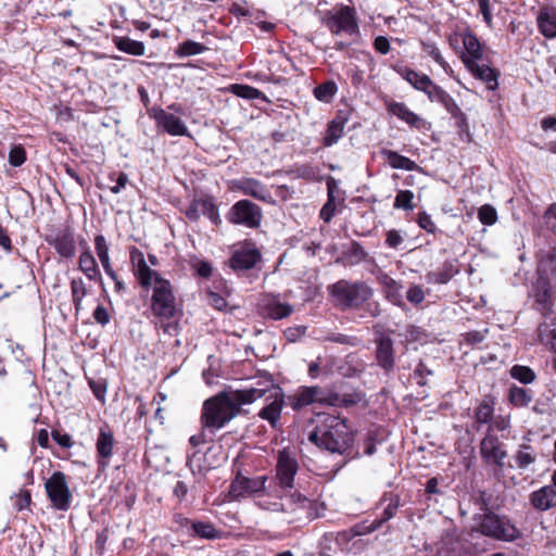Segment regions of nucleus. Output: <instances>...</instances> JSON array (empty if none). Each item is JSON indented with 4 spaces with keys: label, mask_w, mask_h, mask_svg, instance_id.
<instances>
[{
    "label": "nucleus",
    "mask_w": 556,
    "mask_h": 556,
    "mask_svg": "<svg viewBox=\"0 0 556 556\" xmlns=\"http://www.w3.org/2000/svg\"><path fill=\"white\" fill-rule=\"evenodd\" d=\"M130 270L144 290H152L150 312L152 323L164 334L172 336L174 329V287L157 270L152 269L146 261L143 252L137 247L129 248Z\"/></svg>",
    "instance_id": "f257e3e1"
},
{
    "label": "nucleus",
    "mask_w": 556,
    "mask_h": 556,
    "mask_svg": "<svg viewBox=\"0 0 556 556\" xmlns=\"http://www.w3.org/2000/svg\"><path fill=\"white\" fill-rule=\"evenodd\" d=\"M261 393L255 390L220 392L203 404L202 422L206 428L219 429L241 412V406L251 404Z\"/></svg>",
    "instance_id": "f03ea898"
},
{
    "label": "nucleus",
    "mask_w": 556,
    "mask_h": 556,
    "mask_svg": "<svg viewBox=\"0 0 556 556\" xmlns=\"http://www.w3.org/2000/svg\"><path fill=\"white\" fill-rule=\"evenodd\" d=\"M308 440L331 453L343 454L353 442V433L346 421L338 416L318 415L315 429L309 432Z\"/></svg>",
    "instance_id": "7ed1b4c3"
},
{
    "label": "nucleus",
    "mask_w": 556,
    "mask_h": 556,
    "mask_svg": "<svg viewBox=\"0 0 556 556\" xmlns=\"http://www.w3.org/2000/svg\"><path fill=\"white\" fill-rule=\"evenodd\" d=\"M334 305L342 311L359 308L372 296V289L365 281L341 279L328 288Z\"/></svg>",
    "instance_id": "20e7f679"
},
{
    "label": "nucleus",
    "mask_w": 556,
    "mask_h": 556,
    "mask_svg": "<svg viewBox=\"0 0 556 556\" xmlns=\"http://www.w3.org/2000/svg\"><path fill=\"white\" fill-rule=\"evenodd\" d=\"M249 390H255L261 393L255 396V401L265 397L267 404L260 410L258 416L269 421L273 427H276L283 406L282 390L277 387L273 380H267L266 388H250Z\"/></svg>",
    "instance_id": "39448f33"
},
{
    "label": "nucleus",
    "mask_w": 556,
    "mask_h": 556,
    "mask_svg": "<svg viewBox=\"0 0 556 556\" xmlns=\"http://www.w3.org/2000/svg\"><path fill=\"white\" fill-rule=\"evenodd\" d=\"M45 489L53 508L63 511L70 509L73 495L64 472L54 471L46 481Z\"/></svg>",
    "instance_id": "423d86ee"
},
{
    "label": "nucleus",
    "mask_w": 556,
    "mask_h": 556,
    "mask_svg": "<svg viewBox=\"0 0 556 556\" xmlns=\"http://www.w3.org/2000/svg\"><path fill=\"white\" fill-rule=\"evenodd\" d=\"M321 21L333 35L352 36L358 33L355 11L348 5L341 7L337 12H327Z\"/></svg>",
    "instance_id": "0eeeda50"
},
{
    "label": "nucleus",
    "mask_w": 556,
    "mask_h": 556,
    "mask_svg": "<svg viewBox=\"0 0 556 556\" xmlns=\"http://www.w3.org/2000/svg\"><path fill=\"white\" fill-rule=\"evenodd\" d=\"M263 218L262 210L249 200L236 202L227 214V219L233 225H243L248 228H257Z\"/></svg>",
    "instance_id": "6e6552de"
},
{
    "label": "nucleus",
    "mask_w": 556,
    "mask_h": 556,
    "mask_svg": "<svg viewBox=\"0 0 556 556\" xmlns=\"http://www.w3.org/2000/svg\"><path fill=\"white\" fill-rule=\"evenodd\" d=\"M479 530L484 535L503 541H513L519 533L515 526L492 513L483 516Z\"/></svg>",
    "instance_id": "1a4fd4ad"
},
{
    "label": "nucleus",
    "mask_w": 556,
    "mask_h": 556,
    "mask_svg": "<svg viewBox=\"0 0 556 556\" xmlns=\"http://www.w3.org/2000/svg\"><path fill=\"white\" fill-rule=\"evenodd\" d=\"M480 455L486 464H493L502 468L507 452L498 437L492 432V427L488 428L485 437L480 442Z\"/></svg>",
    "instance_id": "9d476101"
},
{
    "label": "nucleus",
    "mask_w": 556,
    "mask_h": 556,
    "mask_svg": "<svg viewBox=\"0 0 556 556\" xmlns=\"http://www.w3.org/2000/svg\"><path fill=\"white\" fill-rule=\"evenodd\" d=\"M115 438L108 424L100 427L96 441L97 465L99 471H105L110 466L115 446Z\"/></svg>",
    "instance_id": "9b49d317"
},
{
    "label": "nucleus",
    "mask_w": 556,
    "mask_h": 556,
    "mask_svg": "<svg viewBox=\"0 0 556 556\" xmlns=\"http://www.w3.org/2000/svg\"><path fill=\"white\" fill-rule=\"evenodd\" d=\"M46 241L62 258L71 260L76 254L75 233L68 226L56 230L51 236H47Z\"/></svg>",
    "instance_id": "f8f14e48"
},
{
    "label": "nucleus",
    "mask_w": 556,
    "mask_h": 556,
    "mask_svg": "<svg viewBox=\"0 0 556 556\" xmlns=\"http://www.w3.org/2000/svg\"><path fill=\"white\" fill-rule=\"evenodd\" d=\"M538 302L542 306L541 309L544 311V320L539 327L540 340L556 352V316L551 311L546 294H543V299H540Z\"/></svg>",
    "instance_id": "ddd939ff"
},
{
    "label": "nucleus",
    "mask_w": 556,
    "mask_h": 556,
    "mask_svg": "<svg viewBox=\"0 0 556 556\" xmlns=\"http://www.w3.org/2000/svg\"><path fill=\"white\" fill-rule=\"evenodd\" d=\"M266 481V476H260L250 479L241 475H238L230 484L229 495L232 498L238 500L240 497L260 493L265 490Z\"/></svg>",
    "instance_id": "4468645a"
},
{
    "label": "nucleus",
    "mask_w": 556,
    "mask_h": 556,
    "mask_svg": "<svg viewBox=\"0 0 556 556\" xmlns=\"http://www.w3.org/2000/svg\"><path fill=\"white\" fill-rule=\"evenodd\" d=\"M276 471L279 484L283 488H291L298 471V463L288 452L282 451L278 455Z\"/></svg>",
    "instance_id": "2eb2a0df"
},
{
    "label": "nucleus",
    "mask_w": 556,
    "mask_h": 556,
    "mask_svg": "<svg viewBox=\"0 0 556 556\" xmlns=\"http://www.w3.org/2000/svg\"><path fill=\"white\" fill-rule=\"evenodd\" d=\"M176 523H178V528L176 530L198 535L202 539L214 540L222 536V532L211 522H191L186 518H180L179 520H176Z\"/></svg>",
    "instance_id": "dca6fc26"
},
{
    "label": "nucleus",
    "mask_w": 556,
    "mask_h": 556,
    "mask_svg": "<svg viewBox=\"0 0 556 556\" xmlns=\"http://www.w3.org/2000/svg\"><path fill=\"white\" fill-rule=\"evenodd\" d=\"M261 260V253L257 249H240L233 252L229 260V266L235 270H249Z\"/></svg>",
    "instance_id": "f3484780"
},
{
    "label": "nucleus",
    "mask_w": 556,
    "mask_h": 556,
    "mask_svg": "<svg viewBox=\"0 0 556 556\" xmlns=\"http://www.w3.org/2000/svg\"><path fill=\"white\" fill-rule=\"evenodd\" d=\"M376 359L378 365L386 371H389L394 366V351L393 341L388 336H381L377 340Z\"/></svg>",
    "instance_id": "a211bd4d"
},
{
    "label": "nucleus",
    "mask_w": 556,
    "mask_h": 556,
    "mask_svg": "<svg viewBox=\"0 0 556 556\" xmlns=\"http://www.w3.org/2000/svg\"><path fill=\"white\" fill-rule=\"evenodd\" d=\"M466 68L475 78L485 83L490 90H495L497 88L498 72L496 70L488 65H479L478 62H473L472 60L467 62Z\"/></svg>",
    "instance_id": "6ab92c4d"
},
{
    "label": "nucleus",
    "mask_w": 556,
    "mask_h": 556,
    "mask_svg": "<svg viewBox=\"0 0 556 556\" xmlns=\"http://www.w3.org/2000/svg\"><path fill=\"white\" fill-rule=\"evenodd\" d=\"M78 268L89 280L101 279L98 263L87 242H85L84 251H81L78 257Z\"/></svg>",
    "instance_id": "aec40b11"
},
{
    "label": "nucleus",
    "mask_w": 556,
    "mask_h": 556,
    "mask_svg": "<svg viewBox=\"0 0 556 556\" xmlns=\"http://www.w3.org/2000/svg\"><path fill=\"white\" fill-rule=\"evenodd\" d=\"M540 33L547 39L556 38V10L542 8L536 16Z\"/></svg>",
    "instance_id": "412c9836"
},
{
    "label": "nucleus",
    "mask_w": 556,
    "mask_h": 556,
    "mask_svg": "<svg viewBox=\"0 0 556 556\" xmlns=\"http://www.w3.org/2000/svg\"><path fill=\"white\" fill-rule=\"evenodd\" d=\"M463 45L465 52L462 54V61L465 66H467V62L470 60L478 62L482 59L483 52L481 43L479 42L477 36L471 31H466L463 34Z\"/></svg>",
    "instance_id": "4be33fe9"
},
{
    "label": "nucleus",
    "mask_w": 556,
    "mask_h": 556,
    "mask_svg": "<svg viewBox=\"0 0 556 556\" xmlns=\"http://www.w3.org/2000/svg\"><path fill=\"white\" fill-rule=\"evenodd\" d=\"M238 190L245 195H250L261 201H268L270 194L262 182L253 178H243L236 184Z\"/></svg>",
    "instance_id": "5701e85b"
},
{
    "label": "nucleus",
    "mask_w": 556,
    "mask_h": 556,
    "mask_svg": "<svg viewBox=\"0 0 556 556\" xmlns=\"http://www.w3.org/2000/svg\"><path fill=\"white\" fill-rule=\"evenodd\" d=\"M293 307L290 304L281 303L276 296L267 298L264 303V315L275 320L290 316Z\"/></svg>",
    "instance_id": "b1692460"
},
{
    "label": "nucleus",
    "mask_w": 556,
    "mask_h": 556,
    "mask_svg": "<svg viewBox=\"0 0 556 556\" xmlns=\"http://www.w3.org/2000/svg\"><path fill=\"white\" fill-rule=\"evenodd\" d=\"M532 505L540 510H546L556 505V490L554 486H543L531 494Z\"/></svg>",
    "instance_id": "393cba45"
},
{
    "label": "nucleus",
    "mask_w": 556,
    "mask_h": 556,
    "mask_svg": "<svg viewBox=\"0 0 556 556\" xmlns=\"http://www.w3.org/2000/svg\"><path fill=\"white\" fill-rule=\"evenodd\" d=\"M311 508V502L301 494L292 495L286 503V511L290 515L289 522L301 519Z\"/></svg>",
    "instance_id": "a878e982"
},
{
    "label": "nucleus",
    "mask_w": 556,
    "mask_h": 556,
    "mask_svg": "<svg viewBox=\"0 0 556 556\" xmlns=\"http://www.w3.org/2000/svg\"><path fill=\"white\" fill-rule=\"evenodd\" d=\"M424 92L429 97L431 101L440 102L450 112L454 113L458 110V106L454 99L441 87L435 85L432 80Z\"/></svg>",
    "instance_id": "bb28decb"
},
{
    "label": "nucleus",
    "mask_w": 556,
    "mask_h": 556,
    "mask_svg": "<svg viewBox=\"0 0 556 556\" xmlns=\"http://www.w3.org/2000/svg\"><path fill=\"white\" fill-rule=\"evenodd\" d=\"M115 47L127 54L141 56L144 54L146 47L142 41L134 40L126 36H114L112 39Z\"/></svg>",
    "instance_id": "cd10ccee"
},
{
    "label": "nucleus",
    "mask_w": 556,
    "mask_h": 556,
    "mask_svg": "<svg viewBox=\"0 0 556 556\" xmlns=\"http://www.w3.org/2000/svg\"><path fill=\"white\" fill-rule=\"evenodd\" d=\"M70 289L75 313L78 315L83 309V300L85 296H87L89 289L81 277L72 278L70 280Z\"/></svg>",
    "instance_id": "c85d7f7f"
},
{
    "label": "nucleus",
    "mask_w": 556,
    "mask_h": 556,
    "mask_svg": "<svg viewBox=\"0 0 556 556\" xmlns=\"http://www.w3.org/2000/svg\"><path fill=\"white\" fill-rule=\"evenodd\" d=\"M94 249L96 253L101 262V265L109 277H113L114 269L111 265V258L109 254V244L103 235H97L94 237Z\"/></svg>",
    "instance_id": "c756f323"
},
{
    "label": "nucleus",
    "mask_w": 556,
    "mask_h": 556,
    "mask_svg": "<svg viewBox=\"0 0 556 556\" xmlns=\"http://www.w3.org/2000/svg\"><path fill=\"white\" fill-rule=\"evenodd\" d=\"M381 154L387 159L388 163L392 168L405 169V170H417L418 164L410 159L399 154L395 151L383 149Z\"/></svg>",
    "instance_id": "7c9ffc66"
},
{
    "label": "nucleus",
    "mask_w": 556,
    "mask_h": 556,
    "mask_svg": "<svg viewBox=\"0 0 556 556\" xmlns=\"http://www.w3.org/2000/svg\"><path fill=\"white\" fill-rule=\"evenodd\" d=\"M345 118L337 116L332 119L326 130L324 137V146L330 147L336 143L344 132Z\"/></svg>",
    "instance_id": "2f4dec72"
},
{
    "label": "nucleus",
    "mask_w": 556,
    "mask_h": 556,
    "mask_svg": "<svg viewBox=\"0 0 556 556\" xmlns=\"http://www.w3.org/2000/svg\"><path fill=\"white\" fill-rule=\"evenodd\" d=\"M386 295L394 305L401 306L403 304L402 299V286L388 275L381 278Z\"/></svg>",
    "instance_id": "473e14b6"
},
{
    "label": "nucleus",
    "mask_w": 556,
    "mask_h": 556,
    "mask_svg": "<svg viewBox=\"0 0 556 556\" xmlns=\"http://www.w3.org/2000/svg\"><path fill=\"white\" fill-rule=\"evenodd\" d=\"M116 492L121 497L117 504H122L126 509L130 510L137 498L135 484L131 482L119 484Z\"/></svg>",
    "instance_id": "72a5a7b5"
},
{
    "label": "nucleus",
    "mask_w": 556,
    "mask_h": 556,
    "mask_svg": "<svg viewBox=\"0 0 556 556\" xmlns=\"http://www.w3.org/2000/svg\"><path fill=\"white\" fill-rule=\"evenodd\" d=\"M152 117L160 129L174 136V114L167 113L161 108H153Z\"/></svg>",
    "instance_id": "f704fd0d"
},
{
    "label": "nucleus",
    "mask_w": 556,
    "mask_h": 556,
    "mask_svg": "<svg viewBox=\"0 0 556 556\" xmlns=\"http://www.w3.org/2000/svg\"><path fill=\"white\" fill-rule=\"evenodd\" d=\"M494 414V403L490 397L483 401L475 409V421L477 425L488 424L492 420Z\"/></svg>",
    "instance_id": "c9c22d12"
},
{
    "label": "nucleus",
    "mask_w": 556,
    "mask_h": 556,
    "mask_svg": "<svg viewBox=\"0 0 556 556\" xmlns=\"http://www.w3.org/2000/svg\"><path fill=\"white\" fill-rule=\"evenodd\" d=\"M403 78L408 81L415 89L417 90H426L431 83V79L428 75L419 74L414 70H404L402 72Z\"/></svg>",
    "instance_id": "e433bc0d"
},
{
    "label": "nucleus",
    "mask_w": 556,
    "mask_h": 556,
    "mask_svg": "<svg viewBox=\"0 0 556 556\" xmlns=\"http://www.w3.org/2000/svg\"><path fill=\"white\" fill-rule=\"evenodd\" d=\"M382 521H375L370 526L357 525L351 529V531H344L338 533V541L348 542L351 538L357 535H365L375 530H377L381 526Z\"/></svg>",
    "instance_id": "4c0bfd02"
},
{
    "label": "nucleus",
    "mask_w": 556,
    "mask_h": 556,
    "mask_svg": "<svg viewBox=\"0 0 556 556\" xmlns=\"http://www.w3.org/2000/svg\"><path fill=\"white\" fill-rule=\"evenodd\" d=\"M535 459L536 455L533 452L532 447L528 444L520 445L519 450L515 455L517 467L520 469L527 468L529 465L533 464Z\"/></svg>",
    "instance_id": "58836bf2"
},
{
    "label": "nucleus",
    "mask_w": 556,
    "mask_h": 556,
    "mask_svg": "<svg viewBox=\"0 0 556 556\" xmlns=\"http://www.w3.org/2000/svg\"><path fill=\"white\" fill-rule=\"evenodd\" d=\"M390 111L409 125L415 126L420 122V117L409 111L403 103H393L390 106Z\"/></svg>",
    "instance_id": "ea45409f"
},
{
    "label": "nucleus",
    "mask_w": 556,
    "mask_h": 556,
    "mask_svg": "<svg viewBox=\"0 0 556 556\" xmlns=\"http://www.w3.org/2000/svg\"><path fill=\"white\" fill-rule=\"evenodd\" d=\"M312 390L316 391L314 392V400L316 403L338 406L342 402L340 395L337 393L327 392L319 387H312Z\"/></svg>",
    "instance_id": "a19ab883"
},
{
    "label": "nucleus",
    "mask_w": 556,
    "mask_h": 556,
    "mask_svg": "<svg viewBox=\"0 0 556 556\" xmlns=\"http://www.w3.org/2000/svg\"><path fill=\"white\" fill-rule=\"evenodd\" d=\"M509 400L515 406L523 407L529 405L532 400V395L530 391L523 388L514 387L509 391Z\"/></svg>",
    "instance_id": "79ce46f5"
},
{
    "label": "nucleus",
    "mask_w": 556,
    "mask_h": 556,
    "mask_svg": "<svg viewBox=\"0 0 556 556\" xmlns=\"http://www.w3.org/2000/svg\"><path fill=\"white\" fill-rule=\"evenodd\" d=\"M345 256L350 258L353 264H357L367 261L369 255L358 242L352 241L345 252Z\"/></svg>",
    "instance_id": "37998d69"
},
{
    "label": "nucleus",
    "mask_w": 556,
    "mask_h": 556,
    "mask_svg": "<svg viewBox=\"0 0 556 556\" xmlns=\"http://www.w3.org/2000/svg\"><path fill=\"white\" fill-rule=\"evenodd\" d=\"M207 48L199 42L187 40L184 43H181L176 51V54L179 56H190L195 55L204 52Z\"/></svg>",
    "instance_id": "c03bdc74"
},
{
    "label": "nucleus",
    "mask_w": 556,
    "mask_h": 556,
    "mask_svg": "<svg viewBox=\"0 0 556 556\" xmlns=\"http://www.w3.org/2000/svg\"><path fill=\"white\" fill-rule=\"evenodd\" d=\"M201 213L210 218V220L218 225L220 223L218 208L211 198L201 199Z\"/></svg>",
    "instance_id": "a18cd8bd"
},
{
    "label": "nucleus",
    "mask_w": 556,
    "mask_h": 556,
    "mask_svg": "<svg viewBox=\"0 0 556 556\" xmlns=\"http://www.w3.org/2000/svg\"><path fill=\"white\" fill-rule=\"evenodd\" d=\"M510 375L522 383H530L535 378V374L531 368L521 365H515L511 367Z\"/></svg>",
    "instance_id": "49530a36"
},
{
    "label": "nucleus",
    "mask_w": 556,
    "mask_h": 556,
    "mask_svg": "<svg viewBox=\"0 0 556 556\" xmlns=\"http://www.w3.org/2000/svg\"><path fill=\"white\" fill-rule=\"evenodd\" d=\"M336 91V84L333 81H326L314 89V94L318 100L328 102Z\"/></svg>",
    "instance_id": "de8ad7c7"
},
{
    "label": "nucleus",
    "mask_w": 556,
    "mask_h": 556,
    "mask_svg": "<svg viewBox=\"0 0 556 556\" xmlns=\"http://www.w3.org/2000/svg\"><path fill=\"white\" fill-rule=\"evenodd\" d=\"M422 50L431 56L445 72H448L450 66L441 55L440 50L433 42H421Z\"/></svg>",
    "instance_id": "09e8293b"
},
{
    "label": "nucleus",
    "mask_w": 556,
    "mask_h": 556,
    "mask_svg": "<svg viewBox=\"0 0 556 556\" xmlns=\"http://www.w3.org/2000/svg\"><path fill=\"white\" fill-rule=\"evenodd\" d=\"M27 159L26 150L22 144H15L9 152V163L14 167L22 166Z\"/></svg>",
    "instance_id": "8fccbe9b"
},
{
    "label": "nucleus",
    "mask_w": 556,
    "mask_h": 556,
    "mask_svg": "<svg viewBox=\"0 0 556 556\" xmlns=\"http://www.w3.org/2000/svg\"><path fill=\"white\" fill-rule=\"evenodd\" d=\"M109 179L115 181V185L110 187V191L114 194L119 193L129 184L128 175L124 172H112L109 174Z\"/></svg>",
    "instance_id": "3c124183"
},
{
    "label": "nucleus",
    "mask_w": 556,
    "mask_h": 556,
    "mask_svg": "<svg viewBox=\"0 0 556 556\" xmlns=\"http://www.w3.org/2000/svg\"><path fill=\"white\" fill-rule=\"evenodd\" d=\"M478 218L482 224L491 226L497 220V212L492 205L484 204L478 211Z\"/></svg>",
    "instance_id": "603ef678"
},
{
    "label": "nucleus",
    "mask_w": 556,
    "mask_h": 556,
    "mask_svg": "<svg viewBox=\"0 0 556 556\" xmlns=\"http://www.w3.org/2000/svg\"><path fill=\"white\" fill-rule=\"evenodd\" d=\"M88 384L97 400L100 402L105 401V394L108 389V383L105 379H89Z\"/></svg>",
    "instance_id": "864d4df0"
},
{
    "label": "nucleus",
    "mask_w": 556,
    "mask_h": 556,
    "mask_svg": "<svg viewBox=\"0 0 556 556\" xmlns=\"http://www.w3.org/2000/svg\"><path fill=\"white\" fill-rule=\"evenodd\" d=\"M314 392L315 391L312 390V387H306V388L301 389L296 395L293 407L300 408V407L316 403L314 400Z\"/></svg>",
    "instance_id": "5fc2aeb1"
},
{
    "label": "nucleus",
    "mask_w": 556,
    "mask_h": 556,
    "mask_svg": "<svg viewBox=\"0 0 556 556\" xmlns=\"http://www.w3.org/2000/svg\"><path fill=\"white\" fill-rule=\"evenodd\" d=\"M413 198H414V194L412 191H409V190L400 191L395 197L394 206L399 207V208H404V210H413L414 208V205L412 203Z\"/></svg>",
    "instance_id": "6e6d98bb"
},
{
    "label": "nucleus",
    "mask_w": 556,
    "mask_h": 556,
    "mask_svg": "<svg viewBox=\"0 0 556 556\" xmlns=\"http://www.w3.org/2000/svg\"><path fill=\"white\" fill-rule=\"evenodd\" d=\"M51 437L56 442V444L63 448H71L74 445V441L72 440L71 435L61 430L53 429L51 431Z\"/></svg>",
    "instance_id": "4d7b16f0"
},
{
    "label": "nucleus",
    "mask_w": 556,
    "mask_h": 556,
    "mask_svg": "<svg viewBox=\"0 0 556 556\" xmlns=\"http://www.w3.org/2000/svg\"><path fill=\"white\" fill-rule=\"evenodd\" d=\"M406 299L414 305L420 304L425 300V292L420 286L414 285L406 292Z\"/></svg>",
    "instance_id": "13d9d810"
},
{
    "label": "nucleus",
    "mask_w": 556,
    "mask_h": 556,
    "mask_svg": "<svg viewBox=\"0 0 556 556\" xmlns=\"http://www.w3.org/2000/svg\"><path fill=\"white\" fill-rule=\"evenodd\" d=\"M233 92L245 99H255L260 96V91L256 88L245 86V85H235L232 86Z\"/></svg>",
    "instance_id": "bf43d9fd"
},
{
    "label": "nucleus",
    "mask_w": 556,
    "mask_h": 556,
    "mask_svg": "<svg viewBox=\"0 0 556 556\" xmlns=\"http://www.w3.org/2000/svg\"><path fill=\"white\" fill-rule=\"evenodd\" d=\"M336 211V204L333 201V195L331 190L329 189V198L326 204L320 210V218L324 219V222L329 223L334 215Z\"/></svg>",
    "instance_id": "052dcab7"
},
{
    "label": "nucleus",
    "mask_w": 556,
    "mask_h": 556,
    "mask_svg": "<svg viewBox=\"0 0 556 556\" xmlns=\"http://www.w3.org/2000/svg\"><path fill=\"white\" fill-rule=\"evenodd\" d=\"M326 341L334 342L339 344H346V345H355L357 339L355 337H350L342 333H329L326 338Z\"/></svg>",
    "instance_id": "680f3d73"
},
{
    "label": "nucleus",
    "mask_w": 556,
    "mask_h": 556,
    "mask_svg": "<svg viewBox=\"0 0 556 556\" xmlns=\"http://www.w3.org/2000/svg\"><path fill=\"white\" fill-rule=\"evenodd\" d=\"M432 370L429 369L422 362L418 364L414 371V377L417 379L419 386H426L428 383L427 376H432Z\"/></svg>",
    "instance_id": "e2e57ef3"
},
{
    "label": "nucleus",
    "mask_w": 556,
    "mask_h": 556,
    "mask_svg": "<svg viewBox=\"0 0 556 556\" xmlns=\"http://www.w3.org/2000/svg\"><path fill=\"white\" fill-rule=\"evenodd\" d=\"M92 316L94 318V320L100 324L101 326H105L110 323V319H111V316L106 309V307H104L103 305H98L93 313H92Z\"/></svg>",
    "instance_id": "0e129e2a"
},
{
    "label": "nucleus",
    "mask_w": 556,
    "mask_h": 556,
    "mask_svg": "<svg viewBox=\"0 0 556 556\" xmlns=\"http://www.w3.org/2000/svg\"><path fill=\"white\" fill-rule=\"evenodd\" d=\"M418 224L427 232L434 233L437 230L435 224L431 219V216L425 212L418 215Z\"/></svg>",
    "instance_id": "69168bd1"
},
{
    "label": "nucleus",
    "mask_w": 556,
    "mask_h": 556,
    "mask_svg": "<svg viewBox=\"0 0 556 556\" xmlns=\"http://www.w3.org/2000/svg\"><path fill=\"white\" fill-rule=\"evenodd\" d=\"M403 242V237L397 230H389L387 232L386 243L391 249H397Z\"/></svg>",
    "instance_id": "338daca9"
},
{
    "label": "nucleus",
    "mask_w": 556,
    "mask_h": 556,
    "mask_svg": "<svg viewBox=\"0 0 556 556\" xmlns=\"http://www.w3.org/2000/svg\"><path fill=\"white\" fill-rule=\"evenodd\" d=\"M201 213V199L193 200L186 208L185 214L190 220H197Z\"/></svg>",
    "instance_id": "774afa93"
}]
</instances>
